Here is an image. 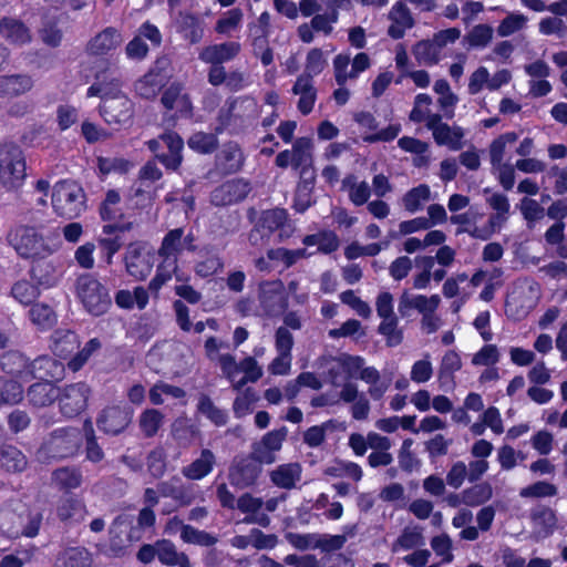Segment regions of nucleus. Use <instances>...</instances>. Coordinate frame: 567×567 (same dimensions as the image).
Segmentation results:
<instances>
[{
  "label": "nucleus",
  "mask_w": 567,
  "mask_h": 567,
  "mask_svg": "<svg viewBox=\"0 0 567 567\" xmlns=\"http://www.w3.org/2000/svg\"><path fill=\"white\" fill-rule=\"evenodd\" d=\"M214 464V453L209 450H203L198 458L183 468V474L189 480H202L212 472Z\"/></svg>",
  "instance_id": "nucleus-32"
},
{
  "label": "nucleus",
  "mask_w": 567,
  "mask_h": 567,
  "mask_svg": "<svg viewBox=\"0 0 567 567\" xmlns=\"http://www.w3.org/2000/svg\"><path fill=\"white\" fill-rule=\"evenodd\" d=\"M79 347L78 336L70 330H58L52 336L51 350L61 358H68Z\"/></svg>",
  "instance_id": "nucleus-33"
},
{
  "label": "nucleus",
  "mask_w": 567,
  "mask_h": 567,
  "mask_svg": "<svg viewBox=\"0 0 567 567\" xmlns=\"http://www.w3.org/2000/svg\"><path fill=\"white\" fill-rule=\"evenodd\" d=\"M159 257L162 260L157 266L156 275L150 282V289L154 291L159 290L167 281H169L172 279V276L176 274L177 270L176 257Z\"/></svg>",
  "instance_id": "nucleus-43"
},
{
  "label": "nucleus",
  "mask_w": 567,
  "mask_h": 567,
  "mask_svg": "<svg viewBox=\"0 0 567 567\" xmlns=\"http://www.w3.org/2000/svg\"><path fill=\"white\" fill-rule=\"evenodd\" d=\"M195 238L192 233L184 235L182 228L168 231L163 238L158 250L159 256L176 257L183 249L195 250Z\"/></svg>",
  "instance_id": "nucleus-19"
},
{
  "label": "nucleus",
  "mask_w": 567,
  "mask_h": 567,
  "mask_svg": "<svg viewBox=\"0 0 567 567\" xmlns=\"http://www.w3.org/2000/svg\"><path fill=\"white\" fill-rule=\"evenodd\" d=\"M17 378L0 381V402L16 404L23 398V388Z\"/></svg>",
  "instance_id": "nucleus-48"
},
{
  "label": "nucleus",
  "mask_w": 567,
  "mask_h": 567,
  "mask_svg": "<svg viewBox=\"0 0 567 567\" xmlns=\"http://www.w3.org/2000/svg\"><path fill=\"white\" fill-rule=\"evenodd\" d=\"M91 561L90 553L84 548L69 549L63 556V564L66 567H89Z\"/></svg>",
  "instance_id": "nucleus-64"
},
{
  "label": "nucleus",
  "mask_w": 567,
  "mask_h": 567,
  "mask_svg": "<svg viewBox=\"0 0 567 567\" xmlns=\"http://www.w3.org/2000/svg\"><path fill=\"white\" fill-rule=\"evenodd\" d=\"M303 244L307 247L318 246V251L328 254L338 248L339 240L336 234L327 231L305 237Z\"/></svg>",
  "instance_id": "nucleus-50"
},
{
  "label": "nucleus",
  "mask_w": 567,
  "mask_h": 567,
  "mask_svg": "<svg viewBox=\"0 0 567 567\" xmlns=\"http://www.w3.org/2000/svg\"><path fill=\"white\" fill-rule=\"evenodd\" d=\"M306 249L288 250L285 248L271 249L268 251V259L274 262H282L286 268L292 266L299 259L309 256Z\"/></svg>",
  "instance_id": "nucleus-56"
},
{
  "label": "nucleus",
  "mask_w": 567,
  "mask_h": 567,
  "mask_svg": "<svg viewBox=\"0 0 567 567\" xmlns=\"http://www.w3.org/2000/svg\"><path fill=\"white\" fill-rule=\"evenodd\" d=\"M518 140V136L514 132H506L495 138L489 147V157L492 163H506L512 162L513 148Z\"/></svg>",
  "instance_id": "nucleus-30"
},
{
  "label": "nucleus",
  "mask_w": 567,
  "mask_h": 567,
  "mask_svg": "<svg viewBox=\"0 0 567 567\" xmlns=\"http://www.w3.org/2000/svg\"><path fill=\"white\" fill-rule=\"evenodd\" d=\"M58 395L59 390L50 381L32 384L28 393L30 402L37 406H44L52 403Z\"/></svg>",
  "instance_id": "nucleus-39"
},
{
  "label": "nucleus",
  "mask_w": 567,
  "mask_h": 567,
  "mask_svg": "<svg viewBox=\"0 0 567 567\" xmlns=\"http://www.w3.org/2000/svg\"><path fill=\"white\" fill-rule=\"evenodd\" d=\"M12 297L21 305H30L40 295L39 287L29 280H18L11 289Z\"/></svg>",
  "instance_id": "nucleus-47"
},
{
  "label": "nucleus",
  "mask_w": 567,
  "mask_h": 567,
  "mask_svg": "<svg viewBox=\"0 0 567 567\" xmlns=\"http://www.w3.org/2000/svg\"><path fill=\"white\" fill-rule=\"evenodd\" d=\"M316 365L327 372L328 379L333 385H338L340 381L360 378L361 371L365 368L361 357L347 353L338 357H321Z\"/></svg>",
  "instance_id": "nucleus-7"
},
{
  "label": "nucleus",
  "mask_w": 567,
  "mask_h": 567,
  "mask_svg": "<svg viewBox=\"0 0 567 567\" xmlns=\"http://www.w3.org/2000/svg\"><path fill=\"white\" fill-rule=\"evenodd\" d=\"M527 18L523 13H509L498 25L497 33L499 37H509L513 33L525 28Z\"/></svg>",
  "instance_id": "nucleus-60"
},
{
  "label": "nucleus",
  "mask_w": 567,
  "mask_h": 567,
  "mask_svg": "<svg viewBox=\"0 0 567 567\" xmlns=\"http://www.w3.org/2000/svg\"><path fill=\"white\" fill-rule=\"evenodd\" d=\"M179 28L185 39L192 43H197L203 38V28L196 17L193 14H182L179 18Z\"/></svg>",
  "instance_id": "nucleus-55"
},
{
  "label": "nucleus",
  "mask_w": 567,
  "mask_h": 567,
  "mask_svg": "<svg viewBox=\"0 0 567 567\" xmlns=\"http://www.w3.org/2000/svg\"><path fill=\"white\" fill-rule=\"evenodd\" d=\"M424 544L421 529L417 527H408L403 530L396 542L393 544L392 550H409Z\"/></svg>",
  "instance_id": "nucleus-49"
},
{
  "label": "nucleus",
  "mask_w": 567,
  "mask_h": 567,
  "mask_svg": "<svg viewBox=\"0 0 567 567\" xmlns=\"http://www.w3.org/2000/svg\"><path fill=\"white\" fill-rule=\"evenodd\" d=\"M430 188L427 185H419L409 190L403 197V205L410 213L421 209L422 205L430 199Z\"/></svg>",
  "instance_id": "nucleus-52"
},
{
  "label": "nucleus",
  "mask_w": 567,
  "mask_h": 567,
  "mask_svg": "<svg viewBox=\"0 0 567 567\" xmlns=\"http://www.w3.org/2000/svg\"><path fill=\"white\" fill-rule=\"evenodd\" d=\"M178 530H181V538L185 543L209 546L216 542V538L208 533L195 529L188 525H183L177 518L171 519L166 526V533L174 534Z\"/></svg>",
  "instance_id": "nucleus-25"
},
{
  "label": "nucleus",
  "mask_w": 567,
  "mask_h": 567,
  "mask_svg": "<svg viewBox=\"0 0 567 567\" xmlns=\"http://www.w3.org/2000/svg\"><path fill=\"white\" fill-rule=\"evenodd\" d=\"M432 99L430 95L421 93L415 96L413 109L410 113V118L413 122H425L429 127V123L433 117H441L440 114L431 112Z\"/></svg>",
  "instance_id": "nucleus-44"
},
{
  "label": "nucleus",
  "mask_w": 567,
  "mask_h": 567,
  "mask_svg": "<svg viewBox=\"0 0 567 567\" xmlns=\"http://www.w3.org/2000/svg\"><path fill=\"white\" fill-rule=\"evenodd\" d=\"M487 203L495 210V214L487 220L494 231L501 230L502 226L508 218L509 202L507 196L501 193H493L488 198Z\"/></svg>",
  "instance_id": "nucleus-34"
},
{
  "label": "nucleus",
  "mask_w": 567,
  "mask_h": 567,
  "mask_svg": "<svg viewBox=\"0 0 567 567\" xmlns=\"http://www.w3.org/2000/svg\"><path fill=\"white\" fill-rule=\"evenodd\" d=\"M30 319L40 329H48L54 324L55 315L49 306L37 303L30 310Z\"/></svg>",
  "instance_id": "nucleus-57"
},
{
  "label": "nucleus",
  "mask_w": 567,
  "mask_h": 567,
  "mask_svg": "<svg viewBox=\"0 0 567 567\" xmlns=\"http://www.w3.org/2000/svg\"><path fill=\"white\" fill-rule=\"evenodd\" d=\"M121 196L116 190H109L101 206V216L104 220H116L122 217Z\"/></svg>",
  "instance_id": "nucleus-54"
},
{
  "label": "nucleus",
  "mask_w": 567,
  "mask_h": 567,
  "mask_svg": "<svg viewBox=\"0 0 567 567\" xmlns=\"http://www.w3.org/2000/svg\"><path fill=\"white\" fill-rule=\"evenodd\" d=\"M441 299L437 295L430 297L423 295H413L404 291L399 301V312L402 317L409 316L410 310L415 309L423 315L426 321L437 309Z\"/></svg>",
  "instance_id": "nucleus-14"
},
{
  "label": "nucleus",
  "mask_w": 567,
  "mask_h": 567,
  "mask_svg": "<svg viewBox=\"0 0 567 567\" xmlns=\"http://www.w3.org/2000/svg\"><path fill=\"white\" fill-rule=\"evenodd\" d=\"M90 388L85 383L66 386L60 395V409L68 417L80 414L87 404Z\"/></svg>",
  "instance_id": "nucleus-13"
},
{
  "label": "nucleus",
  "mask_w": 567,
  "mask_h": 567,
  "mask_svg": "<svg viewBox=\"0 0 567 567\" xmlns=\"http://www.w3.org/2000/svg\"><path fill=\"white\" fill-rule=\"evenodd\" d=\"M389 20L391 21V24L388 33L393 39L402 38L405 31L413 25V19L410 11L403 2H396L393 4L389 12Z\"/></svg>",
  "instance_id": "nucleus-28"
},
{
  "label": "nucleus",
  "mask_w": 567,
  "mask_h": 567,
  "mask_svg": "<svg viewBox=\"0 0 567 567\" xmlns=\"http://www.w3.org/2000/svg\"><path fill=\"white\" fill-rule=\"evenodd\" d=\"M131 421V413L118 406H112L103 411L97 425L105 433L116 434L126 427Z\"/></svg>",
  "instance_id": "nucleus-23"
},
{
  "label": "nucleus",
  "mask_w": 567,
  "mask_h": 567,
  "mask_svg": "<svg viewBox=\"0 0 567 567\" xmlns=\"http://www.w3.org/2000/svg\"><path fill=\"white\" fill-rule=\"evenodd\" d=\"M429 130L439 145H445L451 150H458L462 146L464 133L458 126H450L442 123L441 117H433L429 123Z\"/></svg>",
  "instance_id": "nucleus-18"
},
{
  "label": "nucleus",
  "mask_w": 567,
  "mask_h": 567,
  "mask_svg": "<svg viewBox=\"0 0 567 567\" xmlns=\"http://www.w3.org/2000/svg\"><path fill=\"white\" fill-rule=\"evenodd\" d=\"M342 188L348 193L350 200L357 206L365 204L371 195L369 184L364 181H358L354 175L343 178Z\"/></svg>",
  "instance_id": "nucleus-37"
},
{
  "label": "nucleus",
  "mask_w": 567,
  "mask_h": 567,
  "mask_svg": "<svg viewBox=\"0 0 567 567\" xmlns=\"http://www.w3.org/2000/svg\"><path fill=\"white\" fill-rule=\"evenodd\" d=\"M492 172L498 179L502 187L506 190L513 188L515 184V165L511 162L506 163H492Z\"/></svg>",
  "instance_id": "nucleus-61"
},
{
  "label": "nucleus",
  "mask_w": 567,
  "mask_h": 567,
  "mask_svg": "<svg viewBox=\"0 0 567 567\" xmlns=\"http://www.w3.org/2000/svg\"><path fill=\"white\" fill-rule=\"evenodd\" d=\"M87 96H100L102 100L101 115L109 124H123L132 117V103L121 91L120 82L112 79L91 85Z\"/></svg>",
  "instance_id": "nucleus-1"
},
{
  "label": "nucleus",
  "mask_w": 567,
  "mask_h": 567,
  "mask_svg": "<svg viewBox=\"0 0 567 567\" xmlns=\"http://www.w3.org/2000/svg\"><path fill=\"white\" fill-rule=\"evenodd\" d=\"M483 215L478 212L470 209L466 213L451 216V223L460 226L457 229L458 234L467 233L472 237L485 240L495 234V231L488 221L482 226L477 225V221Z\"/></svg>",
  "instance_id": "nucleus-15"
},
{
  "label": "nucleus",
  "mask_w": 567,
  "mask_h": 567,
  "mask_svg": "<svg viewBox=\"0 0 567 567\" xmlns=\"http://www.w3.org/2000/svg\"><path fill=\"white\" fill-rule=\"evenodd\" d=\"M76 297L84 309L93 316L105 313L111 306L107 288L90 275L81 276L78 279Z\"/></svg>",
  "instance_id": "nucleus-6"
},
{
  "label": "nucleus",
  "mask_w": 567,
  "mask_h": 567,
  "mask_svg": "<svg viewBox=\"0 0 567 567\" xmlns=\"http://www.w3.org/2000/svg\"><path fill=\"white\" fill-rule=\"evenodd\" d=\"M154 260V250L146 243H134L127 247L125 267L135 279H145L152 271Z\"/></svg>",
  "instance_id": "nucleus-9"
},
{
  "label": "nucleus",
  "mask_w": 567,
  "mask_h": 567,
  "mask_svg": "<svg viewBox=\"0 0 567 567\" xmlns=\"http://www.w3.org/2000/svg\"><path fill=\"white\" fill-rule=\"evenodd\" d=\"M243 162V153L235 143L225 145L217 155V166L225 173L238 171Z\"/></svg>",
  "instance_id": "nucleus-35"
},
{
  "label": "nucleus",
  "mask_w": 567,
  "mask_h": 567,
  "mask_svg": "<svg viewBox=\"0 0 567 567\" xmlns=\"http://www.w3.org/2000/svg\"><path fill=\"white\" fill-rule=\"evenodd\" d=\"M147 144L150 150L153 152H158L163 147L168 148V155L157 154L159 161L167 168L176 169L181 165L183 159L182 151L184 147V142L176 133H165L161 135L158 138L151 140Z\"/></svg>",
  "instance_id": "nucleus-11"
},
{
  "label": "nucleus",
  "mask_w": 567,
  "mask_h": 567,
  "mask_svg": "<svg viewBox=\"0 0 567 567\" xmlns=\"http://www.w3.org/2000/svg\"><path fill=\"white\" fill-rule=\"evenodd\" d=\"M557 519L550 509H544L534 516V533L538 539L547 537L553 533Z\"/></svg>",
  "instance_id": "nucleus-53"
},
{
  "label": "nucleus",
  "mask_w": 567,
  "mask_h": 567,
  "mask_svg": "<svg viewBox=\"0 0 567 567\" xmlns=\"http://www.w3.org/2000/svg\"><path fill=\"white\" fill-rule=\"evenodd\" d=\"M217 145V138L214 134L196 133L188 140V146L198 153H210Z\"/></svg>",
  "instance_id": "nucleus-63"
},
{
  "label": "nucleus",
  "mask_w": 567,
  "mask_h": 567,
  "mask_svg": "<svg viewBox=\"0 0 567 567\" xmlns=\"http://www.w3.org/2000/svg\"><path fill=\"white\" fill-rule=\"evenodd\" d=\"M185 392L177 386H173L166 383H158L154 385L150 391V399L153 404L164 403V396H171L175 399L184 398Z\"/></svg>",
  "instance_id": "nucleus-62"
},
{
  "label": "nucleus",
  "mask_w": 567,
  "mask_h": 567,
  "mask_svg": "<svg viewBox=\"0 0 567 567\" xmlns=\"http://www.w3.org/2000/svg\"><path fill=\"white\" fill-rule=\"evenodd\" d=\"M312 141L308 137L296 140L292 146V165L300 168L301 178L310 177L312 171Z\"/></svg>",
  "instance_id": "nucleus-22"
},
{
  "label": "nucleus",
  "mask_w": 567,
  "mask_h": 567,
  "mask_svg": "<svg viewBox=\"0 0 567 567\" xmlns=\"http://www.w3.org/2000/svg\"><path fill=\"white\" fill-rule=\"evenodd\" d=\"M51 205L58 216L65 219L76 218L85 210V193L74 181L56 182L52 188Z\"/></svg>",
  "instance_id": "nucleus-3"
},
{
  "label": "nucleus",
  "mask_w": 567,
  "mask_h": 567,
  "mask_svg": "<svg viewBox=\"0 0 567 567\" xmlns=\"http://www.w3.org/2000/svg\"><path fill=\"white\" fill-rule=\"evenodd\" d=\"M249 193V185L243 179H233L224 183L212 193V203L216 206H226L244 199Z\"/></svg>",
  "instance_id": "nucleus-17"
},
{
  "label": "nucleus",
  "mask_w": 567,
  "mask_h": 567,
  "mask_svg": "<svg viewBox=\"0 0 567 567\" xmlns=\"http://www.w3.org/2000/svg\"><path fill=\"white\" fill-rule=\"evenodd\" d=\"M0 466L7 472H21L27 467V458L17 447L3 445L0 447Z\"/></svg>",
  "instance_id": "nucleus-40"
},
{
  "label": "nucleus",
  "mask_w": 567,
  "mask_h": 567,
  "mask_svg": "<svg viewBox=\"0 0 567 567\" xmlns=\"http://www.w3.org/2000/svg\"><path fill=\"white\" fill-rule=\"evenodd\" d=\"M8 240L19 256L28 259H43L52 255L58 244L44 238L35 228L19 226L11 230Z\"/></svg>",
  "instance_id": "nucleus-2"
},
{
  "label": "nucleus",
  "mask_w": 567,
  "mask_h": 567,
  "mask_svg": "<svg viewBox=\"0 0 567 567\" xmlns=\"http://www.w3.org/2000/svg\"><path fill=\"white\" fill-rule=\"evenodd\" d=\"M293 230L285 209H270L261 214L258 223L249 235V241L254 246L262 245L265 239L275 231H277L278 239L284 240L289 238L293 234Z\"/></svg>",
  "instance_id": "nucleus-5"
},
{
  "label": "nucleus",
  "mask_w": 567,
  "mask_h": 567,
  "mask_svg": "<svg viewBox=\"0 0 567 567\" xmlns=\"http://www.w3.org/2000/svg\"><path fill=\"white\" fill-rule=\"evenodd\" d=\"M2 370L11 378H17L19 381H31V364L18 351H10L1 358Z\"/></svg>",
  "instance_id": "nucleus-21"
},
{
  "label": "nucleus",
  "mask_w": 567,
  "mask_h": 567,
  "mask_svg": "<svg viewBox=\"0 0 567 567\" xmlns=\"http://www.w3.org/2000/svg\"><path fill=\"white\" fill-rule=\"evenodd\" d=\"M350 65L349 54H338L333 59L334 78L339 85H344L349 80H354L360 73L369 69L370 58L365 53H358Z\"/></svg>",
  "instance_id": "nucleus-10"
},
{
  "label": "nucleus",
  "mask_w": 567,
  "mask_h": 567,
  "mask_svg": "<svg viewBox=\"0 0 567 567\" xmlns=\"http://www.w3.org/2000/svg\"><path fill=\"white\" fill-rule=\"evenodd\" d=\"M492 495V486L487 483H482L463 491L462 502L468 506H478L491 499Z\"/></svg>",
  "instance_id": "nucleus-45"
},
{
  "label": "nucleus",
  "mask_w": 567,
  "mask_h": 567,
  "mask_svg": "<svg viewBox=\"0 0 567 567\" xmlns=\"http://www.w3.org/2000/svg\"><path fill=\"white\" fill-rule=\"evenodd\" d=\"M218 362L224 374L236 390L248 382H256L262 377V369L252 357H247L240 363H237L233 355L224 354L218 357Z\"/></svg>",
  "instance_id": "nucleus-8"
},
{
  "label": "nucleus",
  "mask_w": 567,
  "mask_h": 567,
  "mask_svg": "<svg viewBox=\"0 0 567 567\" xmlns=\"http://www.w3.org/2000/svg\"><path fill=\"white\" fill-rule=\"evenodd\" d=\"M360 379L370 385L368 392L373 400H380L390 386V380L381 379L379 371L373 367L364 368Z\"/></svg>",
  "instance_id": "nucleus-38"
},
{
  "label": "nucleus",
  "mask_w": 567,
  "mask_h": 567,
  "mask_svg": "<svg viewBox=\"0 0 567 567\" xmlns=\"http://www.w3.org/2000/svg\"><path fill=\"white\" fill-rule=\"evenodd\" d=\"M181 84H172L162 96V103L167 110H175L181 116H188L192 112V103L183 92Z\"/></svg>",
  "instance_id": "nucleus-29"
},
{
  "label": "nucleus",
  "mask_w": 567,
  "mask_h": 567,
  "mask_svg": "<svg viewBox=\"0 0 567 567\" xmlns=\"http://www.w3.org/2000/svg\"><path fill=\"white\" fill-rule=\"evenodd\" d=\"M301 478V467L298 463L284 464L271 473L272 482L281 488H292Z\"/></svg>",
  "instance_id": "nucleus-36"
},
{
  "label": "nucleus",
  "mask_w": 567,
  "mask_h": 567,
  "mask_svg": "<svg viewBox=\"0 0 567 567\" xmlns=\"http://www.w3.org/2000/svg\"><path fill=\"white\" fill-rule=\"evenodd\" d=\"M286 436V427L268 432L260 442L255 444L254 457L260 463H272L275 461V453L281 449Z\"/></svg>",
  "instance_id": "nucleus-16"
},
{
  "label": "nucleus",
  "mask_w": 567,
  "mask_h": 567,
  "mask_svg": "<svg viewBox=\"0 0 567 567\" xmlns=\"http://www.w3.org/2000/svg\"><path fill=\"white\" fill-rule=\"evenodd\" d=\"M292 92L293 94L299 95L298 110L302 114L310 113L317 97L312 80L306 75H300L292 87Z\"/></svg>",
  "instance_id": "nucleus-31"
},
{
  "label": "nucleus",
  "mask_w": 567,
  "mask_h": 567,
  "mask_svg": "<svg viewBox=\"0 0 567 567\" xmlns=\"http://www.w3.org/2000/svg\"><path fill=\"white\" fill-rule=\"evenodd\" d=\"M27 178L23 151L14 144L0 146V185L8 192L21 188Z\"/></svg>",
  "instance_id": "nucleus-4"
},
{
  "label": "nucleus",
  "mask_w": 567,
  "mask_h": 567,
  "mask_svg": "<svg viewBox=\"0 0 567 567\" xmlns=\"http://www.w3.org/2000/svg\"><path fill=\"white\" fill-rule=\"evenodd\" d=\"M327 66V58L322 50L320 49H311L306 59L305 65V74L309 79L320 74L324 68Z\"/></svg>",
  "instance_id": "nucleus-58"
},
{
  "label": "nucleus",
  "mask_w": 567,
  "mask_h": 567,
  "mask_svg": "<svg viewBox=\"0 0 567 567\" xmlns=\"http://www.w3.org/2000/svg\"><path fill=\"white\" fill-rule=\"evenodd\" d=\"M156 556L164 565H179L181 567H184V564H187V558L184 555H179L176 551L175 546L167 540L156 543Z\"/></svg>",
  "instance_id": "nucleus-46"
},
{
  "label": "nucleus",
  "mask_w": 567,
  "mask_h": 567,
  "mask_svg": "<svg viewBox=\"0 0 567 567\" xmlns=\"http://www.w3.org/2000/svg\"><path fill=\"white\" fill-rule=\"evenodd\" d=\"M31 372V380L37 378L51 382V380H60L63 378L64 365L55 359L41 357L32 362Z\"/></svg>",
  "instance_id": "nucleus-27"
},
{
  "label": "nucleus",
  "mask_w": 567,
  "mask_h": 567,
  "mask_svg": "<svg viewBox=\"0 0 567 567\" xmlns=\"http://www.w3.org/2000/svg\"><path fill=\"white\" fill-rule=\"evenodd\" d=\"M122 41V34L116 29L106 28L89 42L87 51L93 55L106 54L117 48Z\"/></svg>",
  "instance_id": "nucleus-26"
},
{
  "label": "nucleus",
  "mask_w": 567,
  "mask_h": 567,
  "mask_svg": "<svg viewBox=\"0 0 567 567\" xmlns=\"http://www.w3.org/2000/svg\"><path fill=\"white\" fill-rule=\"evenodd\" d=\"M240 50L237 42H226L221 44H213L204 48L199 53V59L209 64L220 65L235 58Z\"/></svg>",
  "instance_id": "nucleus-24"
},
{
  "label": "nucleus",
  "mask_w": 567,
  "mask_h": 567,
  "mask_svg": "<svg viewBox=\"0 0 567 567\" xmlns=\"http://www.w3.org/2000/svg\"><path fill=\"white\" fill-rule=\"evenodd\" d=\"M162 63H165V61H158L154 69H152L135 83V91L141 97H155L164 83L167 81L168 74L162 71Z\"/></svg>",
  "instance_id": "nucleus-20"
},
{
  "label": "nucleus",
  "mask_w": 567,
  "mask_h": 567,
  "mask_svg": "<svg viewBox=\"0 0 567 567\" xmlns=\"http://www.w3.org/2000/svg\"><path fill=\"white\" fill-rule=\"evenodd\" d=\"M284 290V284L279 280L267 281L260 285L259 299L262 316H276L286 309L287 302Z\"/></svg>",
  "instance_id": "nucleus-12"
},
{
  "label": "nucleus",
  "mask_w": 567,
  "mask_h": 567,
  "mask_svg": "<svg viewBox=\"0 0 567 567\" xmlns=\"http://www.w3.org/2000/svg\"><path fill=\"white\" fill-rule=\"evenodd\" d=\"M440 47L433 41H421L413 48V54L420 64H434L440 58Z\"/></svg>",
  "instance_id": "nucleus-51"
},
{
  "label": "nucleus",
  "mask_w": 567,
  "mask_h": 567,
  "mask_svg": "<svg viewBox=\"0 0 567 567\" xmlns=\"http://www.w3.org/2000/svg\"><path fill=\"white\" fill-rule=\"evenodd\" d=\"M115 302L124 309H144L148 302V293L143 287H136L133 291L120 290L115 296Z\"/></svg>",
  "instance_id": "nucleus-41"
},
{
  "label": "nucleus",
  "mask_w": 567,
  "mask_h": 567,
  "mask_svg": "<svg viewBox=\"0 0 567 567\" xmlns=\"http://www.w3.org/2000/svg\"><path fill=\"white\" fill-rule=\"evenodd\" d=\"M0 34L13 44H24L30 41L29 30L17 20L3 19L0 22Z\"/></svg>",
  "instance_id": "nucleus-42"
},
{
  "label": "nucleus",
  "mask_w": 567,
  "mask_h": 567,
  "mask_svg": "<svg viewBox=\"0 0 567 567\" xmlns=\"http://www.w3.org/2000/svg\"><path fill=\"white\" fill-rule=\"evenodd\" d=\"M243 20V11L238 8L228 10L216 23V31L220 34H229L237 30Z\"/></svg>",
  "instance_id": "nucleus-59"
}]
</instances>
